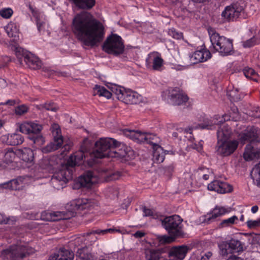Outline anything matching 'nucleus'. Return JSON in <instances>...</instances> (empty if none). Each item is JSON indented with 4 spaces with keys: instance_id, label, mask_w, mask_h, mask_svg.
Returning <instances> with one entry per match:
<instances>
[{
    "instance_id": "1",
    "label": "nucleus",
    "mask_w": 260,
    "mask_h": 260,
    "mask_svg": "<svg viewBox=\"0 0 260 260\" xmlns=\"http://www.w3.org/2000/svg\"><path fill=\"white\" fill-rule=\"evenodd\" d=\"M80 148L81 149L72 154L65 164L59 165V159L56 156L45 158L40 162L42 169L53 173L50 183L54 188L57 190L63 188L67 183L73 179L75 167L85 159L86 153L84 151L87 147Z\"/></svg>"
},
{
    "instance_id": "2",
    "label": "nucleus",
    "mask_w": 260,
    "mask_h": 260,
    "mask_svg": "<svg viewBox=\"0 0 260 260\" xmlns=\"http://www.w3.org/2000/svg\"><path fill=\"white\" fill-rule=\"evenodd\" d=\"M72 29L77 38L87 46L95 45L102 40L104 35L102 25L87 12L76 15Z\"/></svg>"
},
{
    "instance_id": "3",
    "label": "nucleus",
    "mask_w": 260,
    "mask_h": 260,
    "mask_svg": "<svg viewBox=\"0 0 260 260\" xmlns=\"http://www.w3.org/2000/svg\"><path fill=\"white\" fill-rule=\"evenodd\" d=\"M237 131L239 133L237 140H230L231 129L228 126L224 125L218 131V146H238L256 140L259 132L256 127H245L241 125L240 123L237 124Z\"/></svg>"
},
{
    "instance_id": "4",
    "label": "nucleus",
    "mask_w": 260,
    "mask_h": 260,
    "mask_svg": "<svg viewBox=\"0 0 260 260\" xmlns=\"http://www.w3.org/2000/svg\"><path fill=\"white\" fill-rule=\"evenodd\" d=\"M35 249L28 244L17 241L3 249L0 258L3 260H21L35 252Z\"/></svg>"
},
{
    "instance_id": "5",
    "label": "nucleus",
    "mask_w": 260,
    "mask_h": 260,
    "mask_svg": "<svg viewBox=\"0 0 260 260\" xmlns=\"http://www.w3.org/2000/svg\"><path fill=\"white\" fill-rule=\"evenodd\" d=\"M211 46L210 49L218 52L221 55H231L233 52V46L232 40L223 36H220L216 30L212 27L208 28Z\"/></svg>"
},
{
    "instance_id": "6",
    "label": "nucleus",
    "mask_w": 260,
    "mask_h": 260,
    "mask_svg": "<svg viewBox=\"0 0 260 260\" xmlns=\"http://www.w3.org/2000/svg\"><path fill=\"white\" fill-rule=\"evenodd\" d=\"M123 134L140 144H148L152 146H160L162 145L161 139L153 134L125 129L123 130Z\"/></svg>"
},
{
    "instance_id": "7",
    "label": "nucleus",
    "mask_w": 260,
    "mask_h": 260,
    "mask_svg": "<svg viewBox=\"0 0 260 260\" xmlns=\"http://www.w3.org/2000/svg\"><path fill=\"white\" fill-rule=\"evenodd\" d=\"M160 221L170 235L175 238L183 237L184 233L182 230V219L180 216L173 215L164 218L162 215V219Z\"/></svg>"
},
{
    "instance_id": "8",
    "label": "nucleus",
    "mask_w": 260,
    "mask_h": 260,
    "mask_svg": "<svg viewBox=\"0 0 260 260\" xmlns=\"http://www.w3.org/2000/svg\"><path fill=\"white\" fill-rule=\"evenodd\" d=\"M117 99L126 104H137L142 100V96L137 92L123 87L113 84L111 87Z\"/></svg>"
},
{
    "instance_id": "9",
    "label": "nucleus",
    "mask_w": 260,
    "mask_h": 260,
    "mask_svg": "<svg viewBox=\"0 0 260 260\" xmlns=\"http://www.w3.org/2000/svg\"><path fill=\"white\" fill-rule=\"evenodd\" d=\"M124 46L121 38L116 35L112 34L107 38L103 49L108 54L117 55L123 53Z\"/></svg>"
},
{
    "instance_id": "10",
    "label": "nucleus",
    "mask_w": 260,
    "mask_h": 260,
    "mask_svg": "<svg viewBox=\"0 0 260 260\" xmlns=\"http://www.w3.org/2000/svg\"><path fill=\"white\" fill-rule=\"evenodd\" d=\"M25 4L35 18L38 31L42 34H44L45 31H48L49 26L43 14L40 12L34 7L31 1H27Z\"/></svg>"
},
{
    "instance_id": "11",
    "label": "nucleus",
    "mask_w": 260,
    "mask_h": 260,
    "mask_svg": "<svg viewBox=\"0 0 260 260\" xmlns=\"http://www.w3.org/2000/svg\"><path fill=\"white\" fill-rule=\"evenodd\" d=\"M220 253L226 256L229 253L238 252L243 250L241 242L237 239H232L229 241L222 242L218 245Z\"/></svg>"
},
{
    "instance_id": "12",
    "label": "nucleus",
    "mask_w": 260,
    "mask_h": 260,
    "mask_svg": "<svg viewBox=\"0 0 260 260\" xmlns=\"http://www.w3.org/2000/svg\"><path fill=\"white\" fill-rule=\"evenodd\" d=\"M243 8L238 4L226 6L221 13V17L225 21H234L241 15Z\"/></svg>"
},
{
    "instance_id": "13",
    "label": "nucleus",
    "mask_w": 260,
    "mask_h": 260,
    "mask_svg": "<svg viewBox=\"0 0 260 260\" xmlns=\"http://www.w3.org/2000/svg\"><path fill=\"white\" fill-rule=\"evenodd\" d=\"M164 60L161 54L157 52H152L148 54L146 58V64L148 69L155 71H161Z\"/></svg>"
},
{
    "instance_id": "14",
    "label": "nucleus",
    "mask_w": 260,
    "mask_h": 260,
    "mask_svg": "<svg viewBox=\"0 0 260 260\" xmlns=\"http://www.w3.org/2000/svg\"><path fill=\"white\" fill-rule=\"evenodd\" d=\"M220 116L216 115L213 117H209L204 115L201 117L197 124L193 125L192 129H212L215 127L216 124H219L222 122H219Z\"/></svg>"
},
{
    "instance_id": "15",
    "label": "nucleus",
    "mask_w": 260,
    "mask_h": 260,
    "mask_svg": "<svg viewBox=\"0 0 260 260\" xmlns=\"http://www.w3.org/2000/svg\"><path fill=\"white\" fill-rule=\"evenodd\" d=\"M92 206L90 200L87 199H78L70 202L68 209L74 214L85 209L90 210Z\"/></svg>"
},
{
    "instance_id": "16",
    "label": "nucleus",
    "mask_w": 260,
    "mask_h": 260,
    "mask_svg": "<svg viewBox=\"0 0 260 260\" xmlns=\"http://www.w3.org/2000/svg\"><path fill=\"white\" fill-rule=\"evenodd\" d=\"M167 93L168 94V102L172 105H180L186 102L188 100L187 96L178 88L164 92L162 96H164V94Z\"/></svg>"
},
{
    "instance_id": "17",
    "label": "nucleus",
    "mask_w": 260,
    "mask_h": 260,
    "mask_svg": "<svg viewBox=\"0 0 260 260\" xmlns=\"http://www.w3.org/2000/svg\"><path fill=\"white\" fill-rule=\"evenodd\" d=\"M98 149L93 150L90 153L91 157L93 158V162H96V159L98 158H103L106 157H116L118 156L117 153L113 151L116 147H96Z\"/></svg>"
},
{
    "instance_id": "18",
    "label": "nucleus",
    "mask_w": 260,
    "mask_h": 260,
    "mask_svg": "<svg viewBox=\"0 0 260 260\" xmlns=\"http://www.w3.org/2000/svg\"><path fill=\"white\" fill-rule=\"evenodd\" d=\"M208 189L219 193H225L232 192L233 188L227 182L216 179L208 185Z\"/></svg>"
},
{
    "instance_id": "19",
    "label": "nucleus",
    "mask_w": 260,
    "mask_h": 260,
    "mask_svg": "<svg viewBox=\"0 0 260 260\" xmlns=\"http://www.w3.org/2000/svg\"><path fill=\"white\" fill-rule=\"evenodd\" d=\"M96 182V178L94 177L93 173L92 171H87L78 177L76 181V185L77 188H90Z\"/></svg>"
},
{
    "instance_id": "20",
    "label": "nucleus",
    "mask_w": 260,
    "mask_h": 260,
    "mask_svg": "<svg viewBox=\"0 0 260 260\" xmlns=\"http://www.w3.org/2000/svg\"><path fill=\"white\" fill-rule=\"evenodd\" d=\"M19 129L20 131L23 134H37L42 131V126L36 122L25 121L20 125Z\"/></svg>"
},
{
    "instance_id": "21",
    "label": "nucleus",
    "mask_w": 260,
    "mask_h": 260,
    "mask_svg": "<svg viewBox=\"0 0 260 260\" xmlns=\"http://www.w3.org/2000/svg\"><path fill=\"white\" fill-rule=\"evenodd\" d=\"M211 54L207 49L203 48L194 51L190 56V61L192 63L204 62L210 58Z\"/></svg>"
},
{
    "instance_id": "22",
    "label": "nucleus",
    "mask_w": 260,
    "mask_h": 260,
    "mask_svg": "<svg viewBox=\"0 0 260 260\" xmlns=\"http://www.w3.org/2000/svg\"><path fill=\"white\" fill-rule=\"evenodd\" d=\"M17 147L9 148L5 152L0 153V167H5L4 164H8L14 161L16 156H17Z\"/></svg>"
},
{
    "instance_id": "23",
    "label": "nucleus",
    "mask_w": 260,
    "mask_h": 260,
    "mask_svg": "<svg viewBox=\"0 0 260 260\" xmlns=\"http://www.w3.org/2000/svg\"><path fill=\"white\" fill-rule=\"evenodd\" d=\"M74 254L73 251L64 248H60L59 250L50 256L48 260H73Z\"/></svg>"
},
{
    "instance_id": "24",
    "label": "nucleus",
    "mask_w": 260,
    "mask_h": 260,
    "mask_svg": "<svg viewBox=\"0 0 260 260\" xmlns=\"http://www.w3.org/2000/svg\"><path fill=\"white\" fill-rule=\"evenodd\" d=\"M23 178L21 177L11 180L8 182L0 184V192L3 191L4 189L12 190H19L22 188Z\"/></svg>"
},
{
    "instance_id": "25",
    "label": "nucleus",
    "mask_w": 260,
    "mask_h": 260,
    "mask_svg": "<svg viewBox=\"0 0 260 260\" xmlns=\"http://www.w3.org/2000/svg\"><path fill=\"white\" fill-rule=\"evenodd\" d=\"M243 157L246 161L258 159L260 157V149L258 147H245Z\"/></svg>"
},
{
    "instance_id": "26",
    "label": "nucleus",
    "mask_w": 260,
    "mask_h": 260,
    "mask_svg": "<svg viewBox=\"0 0 260 260\" xmlns=\"http://www.w3.org/2000/svg\"><path fill=\"white\" fill-rule=\"evenodd\" d=\"M17 157L25 162H31L34 157V151L30 147L17 149Z\"/></svg>"
},
{
    "instance_id": "27",
    "label": "nucleus",
    "mask_w": 260,
    "mask_h": 260,
    "mask_svg": "<svg viewBox=\"0 0 260 260\" xmlns=\"http://www.w3.org/2000/svg\"><path fill=\"white\" fill-rule=\"evenodd\" d=\"M24 61L32 69L37 70L42 66V62L39 58L30 52L25 55Z\"/></svg>"
},
{
    "instance_id": "28",
    "label": "nucleus",
    "mask_w": 260,
    "mask_h": 260,
    "mask_svg": "<svg viewBox=\"0 0 260 260\" xmlns=\"http://www.w3.org/2000/svg\"><path fill=\"white\" fill-rule=\"evenodd\" d=\"M123 145L120 142L110 137H102L94 142V146H118Z\"/></svg>"
},
{
    "instance_id": "29",
    "label": "nucleus",
    "mask_w": 260,
    "mask_h": 260,
    "mask_svg": "<svg viewBox=\"0 0 260 260\" xmlns=\"http://www.w3.org/2000/svg\"><path fill=\"white\" fill-rule=\"evenodd\" d=\"M5 30L9 37L13 38L14 41L18 39L19 26L17 23L10 22L6 26Z\"/></svg>"
},
{
    "instance_id": "30",
    "label": "nucleus",
    "mask_w": 260,
    "mask_h": 260,
    "mask_svg": "<svg viewBox=\"0 0 260 260\" xmlns=\"http://www.w3.org/2000/svg\"><path fill=\"white\" fill-rule=\"evenodd\" d=\"M51 131L54 137L55 144L53 146H61L64 140L61 135V130L58 124L53 123L51 125Z\"/></svg>"
},
{
    "instance_id": "31",
    "label": "nucleus",
    "mask_w": 260,
    "mask_h": 260,
    "mask_svg": "<svg viewBox=\"0 0 260 260\" xmlns=\"http://www.w3.org/2000/svg\"><path fill=\"white\" fill-rule=\"evenodd\" d=\"M228 212L227 209L223 207L216 206L212 211L207 214L206 219L208 222L215 220Z\"/></svg>"
},
{
    "instance_id": "32",
    "label": "nucleus",
    "mask_w": 260,
    "mask_h": 260,
    "mask_svg": "<svg viewBox=\"0 0 260 260\" xmlns=\"http://www.w3.org/2000/svg\"><path fill=\"white\" fill-rule=\"evenodd\" d=\"M153 148V159L155 162L161 163L165 159V155L166 154V150L163 147H152Z\"/></svg>"
},
{
    "instance_id": "33",
    "label": "nucleus",
    "mask_w": 260,
    "mask_h": 260,
    "mask_svg": "<svg viewBox=\"0 0 260 260\" xmlns=\"http://www.w3.org/2000/svg\"><path fill=\"white\" fill-rule=\"evenodd\" d=\"M160 249H146L145 251L146 260H160L161 258Z\"/></svg>"
},
{
    "instance_id": "34",
    "label": "nucleus",
    "mask_w": 260,
    "mask_h": 260,
    "mask_svg": "<svg viewBox=\"0 0 260 260\" xmlns=\"http://www.w3.org/2000/svg\"><path fill=\"white\" fill-rule=\"evenodd\" d=\"M231 112L230 113V114H225L221 117H219L220 119L219 122H223L225 121L228 120H234L237 121L240 119L238 109L237 107H232L231 109Z\"/></svg>"
},
{
    "instance_id": "35",
    "label": "nucleus",
    "mask_w": 260,
    "mask_h": 260,
    "mask_svg": "<svg viewBox=\"0 0 260 260\" xmlns=\"http://www.w3.org/2000/svg\"><path fill=\"white\" fill-rule=\"evenodd\" d=\"M76 7L83 9H90L95 5V0H70Z\"/></svg>"
},
{
    "instance_id": "36",
    "label": "nucleus",
    "mask_w": 260,
    "mask_h": 260,
    "mask_svg": "<svg viewBox=\"0 0 260 260\" xmlns=\"http://www.w3.org/2000/svg\"><path fill=\"white\" fill-rule=\"evenodd\" d=\"M176 238L170 235H157L153 242L154 246H159L162 244H169L173 242Z\"/></svg>"
},
{
    "instance_id": "37",
    "label": "nucleus",
    "mask_w": 260,
    "mask_h": 260,
    "mask_svg": "<svg viewBox=\"0 0 260 260\" xmlns=\"http://www.w3.org/2000/svg\"><path fill=\"white\" fill-rule=\"evenodd\" d=\"M112 85H111V86H112ZM111 87H109L110 89H111ZM110 90L111 91L108 90L105 87L99 85H96L93 88L94 94L99 95L100 96L105 97L107 99H110L112 96L111 92L112 91H111V89Z\"/></svg>"
},
{
    "instance_id": "38",
    "label": "nucleus",
    "mask_w": 260,
    "mask_h": 260,
    "mask_svg": "<svg viewBox=\"0 0 260 260\" xmlns=\"http://www.w3.org/2000/svg\"><path fill=\"white\" fill-rule=\"evenodd\" d=\"M253 182L260 187V163L255 165L250 173Z\"/></svg>"
},
{
    "instance_id": "39",
    "label": "nucleus",
    "mask_w": 260,
    "mask_h": 260,
    "mask_svg": "<svg viewBox=\"0 0 260 260\" xmlns=\"http://www.w3.org/2000/svg\"><path fill=\"white\" fill-rule=\"evenodd\" d=\"M24 138L21 135L14 134L10 135L8 145L16 146L22 144Z\"/></svg>"
},
{
    "instance_id": "40",
    "label": "nucleus",
    "mask_w": 260,
    "mask_h": 260,
    "mask_svg": "<svg viewBox=\"0 0 260 260\" xmlns=\"http://www.w3.org/2000/svg\"><path fill=\"white\" fill-rule=\"evenodd\" d=\"M99 172L101 173L102 175L105 174L107 176H109L110 180H116L121 176V173L118 171L114 173L110 172L108 167H100L99 168Z\"/></svg>"
},
{
    "instance_id": "41",
    "label": "nucleus",
    "mask_w": 260,
    "mask_h": 260,
    "mask_svg": "<svg viewBox=\"0 0 260 260\" xmlns=\"http://www.w3.org/2000/svg\"><path fill=\"white\" fill-rule=\"evenodd\" d=\"M143 212L144 216H151L152 218L157 219L158 220L162 219V215L158 212H156L152 210L147 208L146 207H143Z\"/></svg>"
},
{
    "instance_id": "42",
    "label": "nucleus",
    "mask_w": 260,
    "mask_h": 260,
    "mask_svg": "<svg viewBox=\"0 0 260 260\" xmlns=\"http://www.w3.org/2000/svg\"><path fill=\"white\" fill-rule=\"evenodd\" d=\"M243 73L247 78L251 79L255 81H257L258 80L257 74L251 68H245L243 70Z\"/></svg>"
},
{
    "instance_id": "43",
    "label": "nucleus",
    "mask_w": 260,
    "mask_h": 260,
    "mask_svg": "<svg viewBox=\"0 0 260 260\" xmlns=\"http://www.w3.org/2000/svg\"><path fill=\"white\" fill-rule=\"evenodd\" d=\"M17 220V218L15 216L6 217L5 214L0 213V224H13Z\"/></svg>"
},
{
    "instance_id": "44",
    "label": "nucleus",
    "mask_w": 260,
    "mask_h": 260,
    "mask_svg": "<svg viewBox=\"0 0 260 260\" xmlns=\"http://www.w3.org/2000/svg\"><path fill=\"white\" fill-rule=\"evenodd\" d=\"M115 232H119L118 230H117L115 229H107L105 230H100V229H97V230H93L90 232L87 233V235H90L92 234H98V235H106L108 233H113Z\"/></svg>"
},
{
    "instance_id": "45",
    "label": "nucleus",
    "mask_w": 260,
    "mask_h": 260,
    "mask_svg": "<svg viewBox=\"0 0 260 260\" xmlns=\"http://www.w3.org/2000/svg\"><path fill=\"white\" fill-rule=\"evenodd\" d=\"M36 108L39 110H50L52 111H56L58 108L54 105V103H45L44 104L41 105H36Z\"/></svg>"
},
{
    "instance_id": "46",
    "label": "nucleus",
    "mask_w": 260,
    "mask_h": 260,
    "mask_svg": "<svg viewBox=\"0 0 260 260\" xmlns=\"http://www.w3.org/2000/svg\"><path fill=\"white\" fill-rule=\"evenodd\" d=\"M228 95L230 98L231 101L233 102L238 101L243 96V94L239 93L238 90L237 88L229 90L228 92Z\"/></svg>"
},
{
    "instance_id": "47",
    "label": "nucleus",
    "mask_w": 260,
    "mask_h": 260,
    "mask_svg": "<svg viewBox=\"0 0 260 260\" xmlns=\"http://www.w3.org/2000/svg\"><path fill=\"white\" fill-rule=\"evenodd\" d=\"M237 147H218L217 152L223 156H227L236 150Z\"/></svg>"
},
{
    "instance_id": "48",
    "label": "nucleus",
    "mask_w": 260,
    "mask_h": 260,
    "mask_svg": "<svg viewBox=\"0 0 260 260\" xmlns=\"http://www.w3.org/2000/svg\"><path fill=\"white\" fill-rule=\"evenodd\" d=\"M260 40V36H254L250 39L243 42L244 47H250L258 43Z\"/></svg>"
},
{
    "instance_id": "49",
    "label": "nucleus",
    "mask_w": 260,
    "mask_h": 260,
    "mask_svg": "<svg viewBox=\"0 0 260 260\" xmlns=\"http://www.w3.org/2000/svg\"><path fill=\"white\" fill-rule=\"evenodd\" d=\"M13 14V10L10 8H4L0 10V16L4 19L10 18Z\"/></svg>"
},
{
    "instance_id": "50",
    "label": "nucleus",
    "mask_w": 260,
    "mask_h": 260,
    "mask_svg": "<svg viewBox=\"0 0 260 260\" xmlns=\"http://www.w3.org/2000/svg\"><path fill=\"white\" fill-rule=\"evenodd\" d=\"M29 53V52L21 47H17L15 49V54L20 62H21L23 58L25 60V55Z\"/></svg>"
},
{
    "instance_id": "51",
    "label": "nucleus",
    "mask_w": 260,
    "mask_h": 260,
    "mask_svg": "<svg viewBox=\"0 0 260 260\" xmlns=\"http://www.w3.org/2000/svg\"><path fill=\"white\" fill-rule=\"evenodd\" d=\"M246 224L248 229H256L260 228V218L257 220H248Z\"/></svg>"
},
{
    "instance_id": "52",
    "label": "nucleus",
    "mask_w": 260,
    "mask_h": 260,
    "mask_svg": "<svg viewBox=\"0 0 260 260\" xmlns=\"http://www.w3.org/2000/svg\"><path fill=\"white\" fill-rule=\"evenodd\" d=\"M28 110V107L26 105H21L15 109V113L17 115H22L26 113Z\"/></svg>"
},
{
    "instance_id": "53",
    "label": "nucleus",
    "mask_w": 260,
    "mask_h": 260,
    "mask_svg": "<svg viewBox=\"0 0 260 260\" xmlns=\"http://www.w3.org/2000/svg\"><path fill=\"white\" fill-rule=\"evenodd\" d=\"M249 240L252 245H260V234L252 233L249 234Z\"/></svg>"
},
{
    "instance_id": "54",
    "label": "nucleus",
    "mask_w": 260,
    "mask_h": 260,
    "mask_svg": "<svg viewBox=\"0 0 260 260\" xmlns=\"http://www.w3.org/2000/svg\"><path fill=\"white\" fill-rule=\"evenodd\" d=\"M168 34L173 38L179 40L182 38L183 35L181 32L177 31L174 28H171L168 30Z\"/></svg>"
},
{
    "instance_id": "55",
    "label": "nucleus",
    "mask_w": 260,
    "mask_h": 260,
    "mask_svg": "<svg viewBox=\"0 0 260 260\" xmlns=\"http://www.w3.org/2000/svg\"><path fill=\"white\" fill-rule=\"evenodd\" d=\"M30 140L33 142L34 144L37 145H42L45 142L44 138L42 136H39L36 137H30Z\"/></svg>"
},
{
    "instance_id": "56",
    "label": "nucleus",
    "mask_w": 260,
    "mask_h": 260,
    "mask_svg": "<svg viewBox=\"0 0 260 260\" xmlns=\"http://www.w3.org/2000/svg\"><path fill=\"white\" fill-rule=\"evenodd\" d=\"M237 217L236 216H233L226 219L223 220L221 224L222 226H229L234 223L235 220L237 219Z\"/></svg>"
},
{
    "instance_id": "57",
    "label": "nucleus",
    "mask_w": 260,
    "mask_h": 260,
    "mask_svg": "<svg viewBox=\"0 0 260 260\" xmlns=\"http://www.w3.org/2000/svg\"><path fill=\"white\" fill-rule=\"evenodd\" d=\"M124 149V154H123L122 156L123 157L127 156L130 159H133L135 158V153L133 150H131L130 149L132 147H125Z\"/></svg>"
},
{
    "instance_id": "58",
    "label": "nucleus",
    "mask_w": 260,
    "mask_h": 260,
    "mask_svg": "<svg viewBox=\"0 0 260 260\" xmlns=\"http://www.w3.org/2000/svg\"><path fill=\"white\" fill-rule=\"evenodd\" d=\"M10 61V58L7 56L0 57V69L5 67Z\"/></svg>"
},
{
    "instance_id": "59",
    "label": "nucleus",
    "mask_w": 260,
    "mask_h": 260,
    "mask_svg": "<svg viewBox=\"0 0 260 260\" xmlns=\"http://www.w3.org/2000/svg\"><path fill=\"white\" fill-rule=\"evenodd\" d=\"M10 135H3L0 138V145H8V142L10 141Z\"/></svg>"
},
{
    "instance_id": "60",
    "label": "nucleus",
    "mask_w": 260,
    "mask_h": 260,
    "mask_svg": "<svg viewBox=\"0 0 260 260\" xmlns=\"http://www.w3.org/2000/svg\"><path fill=\"white\" fill-rule=\"evenodd\" d=\"M170 66L172 69L175 70L176 71H183L187 68L186 66L175 63H171Z\"/></svg>"
},
{
    "instance_id": "61",
    "label": "nucleus",
    "mask_w": 260,
    "mask_h": 260,
    "mask_svg": "<svg viewBox=\"0 0 260 260\" xmlns=\"http://www.w3.org/2000/svg\"><path fill=\"white\" fill-rule=\"evenodd\" d=\"M39 149L43 153H47L50 152L54 151L58 149L59 147H40Z\"/></svg>"
},
{
    "instance_id": "62",
    "label": "nucleus",
    "mask_w": 260,
    "mask_h": 260,
    "mask_svg": "<svg viewBox=\"0 0 260 260\" xmlns=\"http://www.w3.org/2000/svg\"><path fill=\"white\" fill-rule=\"evenodd\" d=\"M197 173L199 175L202 176L203 174L209 173V169L206 167H200L198 169Z\"/></svg>"
},
{
    "instance_id": "63",
    "label": "nucleus",
    "mask_w": 260,
    "mask_h": 260,
    "mask_svg": "<svg viewBox=\"0 0 260 260\" xmlns=\"http://www.w3.org/2000/svg\"><path fill=\"white\" fill-rule=\"evenodd\" d=\"M93 144L92 140L90 138H87L83 140V146H89L92 145Z\"/></svg>"
},
{
    "instance_id": "64",
    "label": "nucleus",
    "mask_w": 260,
    "mask_h": 260,
    "mask_svg": "<svg viewBox=\"0 0 260 260\" xmlns=\"http://www.w3.org/2000/svg\"><path fill=\"white\" fill-rule=\"evenodd\" d=\"M145 236V233L142 231H138L134 234L135 237L137 238H141Z\"/></svg>"
}]
</instances>
